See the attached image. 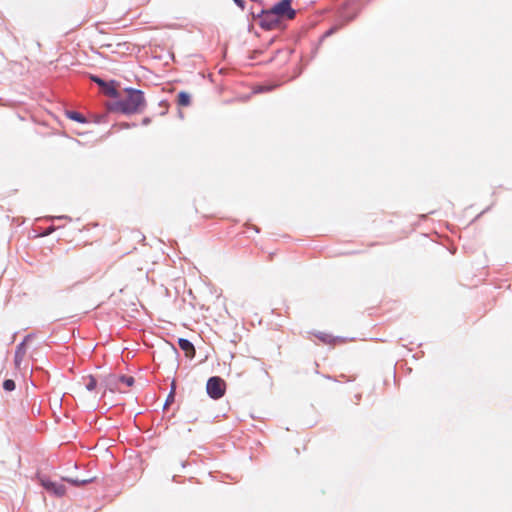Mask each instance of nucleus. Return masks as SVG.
Segmentation results:
<instances>
[{
    "label": "nucleus",
    "instance_id": "1",
    "mask_svg": "<svg viewBox=\"0 0 512 512\" xmlns=\"http://www.w3.org/2000/svg\"><path fill=\"white\" fill-rule=\"evenodd\" d=\"M124 92L126 94L124 98L120 96L117 100L106 103V109L109 112H118L129 116L145 110L147 103L142 90L126 87Z\"/></svg>",
    "mask_w": 512,
    "mask_h": 512
},
{
    "label": "nucleus",
    "instance_id": "2",
    "mask_svg": "<svg viewBox=\"0 0 512 512\" xmlns=\"http://www.w3.org/2000/svg\"><path fill=\"white\" fill-rule=\"evenodd\" d=\"M256 16H259L258 24L264 30H273L282 26V19L275 15L270 8H261Z\"/></svg>",
    "mask_w": 512,
    "mask_h": 512
},
{
    "label": "nucleus",
    "instance_id": "3",
    "mask_svg": "<svg viewBox=\"0 0 512 512\" xmlns=\"http://www.w3.org/2000/svg\"><path fill=\"white\" fill-rule=\"evenodd\" d=\"M206 392L213 400L222 398L226 392L225 380L220 376H211L206 383Z\"/></svg>",
    "mask_w": 512,
    "mask_h": 512
},
{
    "label": "nucleus",
    "instance_id": "4",
    "mask_svg": "<svg viewBox=\"0 0 512 512\" xmlns=\"http://www.w3.org/2000/svg\"><path fill=\"white\" fill-rule=\"evenodd\" d=\"M293 0H280L272 5L270 8L272 12L280 19L285 18L291 20L296 16V10L292 8Z\"/></svg>",
    "mask_w": 512,
    "mask_h": 512
},
{
    "label": "nucleus",
    "instance_id": "5",
    "mask_svg": "<svg viewBox=\"0 0 512 512\" xmlns=\"http://www.w3.org/2000/svg\"><path fill=\"white\" fill-rule=\"evenodd\" d=\"M40 485L50 494L56 497H62L66 493V487L56 481H52L49 478L42 476L39 477Z\"/></svg>",
    "mask_w": 512,
    "mask_h": 512
},
{
    "label": "nucleus",
    "instance_id": "6",
    "mask_svg": "<svg viewBox=\"0 0 512 512\" xmlns=\"http://www.w3.org/2000/svg\"><path fill=\"white\" fill-rule=\"evenodd\" d=\"M116 381H119L128 387L133 386L135 383V379L133 376H129V375H125V374H122L119 377H117L116 375H109L105 380V387L112 390V388H110V385L115 384Z\"/></svg>",
    "mask_w": 512,
    "mask_h": 512
},
{
    "label": "nucleus",
    "instance_id": "7",
    "mask_svg": "<svg viewBox=\"0 0 512 512\" xmlns=\"http://www.w3.org/2000/svg\"><path fill=\"white\" fill-rule=\"evenodd\" d=\"M119 83L116 80H109L106 83V86H103L100 91L103 95H106L114 100H117L120 97V92L118 90Z\"/></svg>",
    "mask_w": 512,
    "mask_h": 512
},
{
    "label": "nucleus",
    "instance_id": "8",
    "mask_svg": "<svg viewBox=\"0 0 512 512\" xmlns=\"http://www.w3.org/2000/svg\"><path fill=\"white\" fill-rule=\"evenodd\" d=\"M178 346L185 353V356L193 359L196 353L193 343L186 338H178Z\"/></svg>",
    "mask_w": 512,
    "mask_h": 512
},
{
    "label": "nucleus",
    "instance_id": "9",
    "mask_svg": "<svg viewBox=\"0 0 512 512\" xmlns=\"http://www.w3.org/2000/svg\"><path fill=\"white\" fill-rule=\"evenodd\" d=\"M27 347L24 345V342H20L15 349L14 353V364L17 368H20V365L26 355Z\"/></svg>",
    "mask_w": 512,
    "mask_h": 512
},
{
    "label": "nucleus",
    "instance_id": "10",
    "mask_svg": "<svg viewBox=\"0 0 512 512\" xmlns=\"http://www.w3.org/2000/svg\"><path fill=\"white\" fill-rule=\"evenodd\" d=\"M65 115L68 119L80 124H86L89 122L88 118L77 110H66Z\"/></svg>",
    "mask_w": 512,
    "mask_h": 512
},
{
    "label": "nucleus",
    "instance_id": "11",
    "mask_svg": "<svg viewBox=\"0 0 512 512\" xmlns=\"http://www.w3.org/2000/svg\"><path fill=\"white\" fill-rule=\"evenodd\" d=\"M95 480V478H89V479H79V478H73V477H66L64 478V481L68 482L69 484L75 486V487H82L89 483H92Z\"/></svg>",
    "mask_w": 512,
    "mask_h": 512
},
{
    "label": "nucleus",
    "instance_id": "12",
    "mask_svg": "<svg viewBox=\"0 0 512 512\" xmlns=\"http://www.w3.org/2000/svg\"><path fill=\"white\" fill-rule=\"evenodd\" d=\"M177 104L181 107H187L191 104V95L186 91H180L177 94Z\"/></svg>",
    "mask_w": 512,
    "mask_h": 512
},
{
    "label": "nucleus",
    "instance_id": "13",
    "mask_svg": "<svg viewBox=\"0 0 512 512\" xmlns=\"http://www.w3.org/2000/svg\"><path fill=\"white\" fill-rule=\"evenodd\" d=\"M86 379L87 382L85 383V388L90 392L94 391L98 385L96 377L93 375H88Z\"/></svg>",
    "mask_w": 512,
    "mask_h": 512
},
{
    "label": "nucleus",
    "instance_id": "14",
    "mask_svg": "<svg viewBox=\"0 0 512 512\" xmlns=\"http://www.w3.org/2000/svg\"><path fill=\"white\" fill-rule=\"evenodd\" d=\"M278 85H272V84H263V85H258L255 89H254V93H266V92H271L272 90H274Z\"/></svg>",
    "mask_w": 512,
    "mask_h": 512
},
{
    "label": "nucleus",
    "instance_id": "15",
    "mask_svg": "<svg viewBox=\"0 0 512 512\" xmlns=\"http://www.w3.org/2000/svg\"><path fill=\"white\" fill-rule=\"evenodd\" d=\"M2 387L7 392H12L16 388V383L13 379H5L2 383Z\"/></svg>",
    "mask_w": 512,
    "mask_h": 512
},
{
    "label": "nucleus",
    "instance_id": "16",
    "mask_svg": "<svg viewBox=\"0 0 512 512\" xmlns=\"http://www.w3.org/2000/svg\"><path fill=\"white\" fill-rule=\"evenodd\" d=\"M316 337L322 341L323 343H331L334 339L332 337V335L330 334H327V333H323V332H319L316 334Z\"/></svg>",
    "mask_w": 512,
    "mask_h": 512
},
{
    "label": "nucleus",
    "instance_id": "17",
    "mask_svg": "<svg viewBox=\"0 0 512 512\" xmlns=\"http://www.w3.org/2000/svg\"><path fill=\"white\" fill-rule=\"evenodd\" d=\"M261 5L260 4H256V5H253L251 8H250V15L252 17L253 20H258L259 21V16H256L257 13H259V10L261 9Z\"/></svg>",
    "mask_w": 512,
    "mask_h": 512
},
{
    "label": "nucleus",
    "instance_id": "18",
    "mask_svg": "<svg viewBox=\"0 0 512 512\" xmlns=\"http://www.w3.org/2000/svg\"><path fill=\"white\" fill-rule=\"evenodd\" d=\"M91 80L97 84L99 86V88L101 89L103 86H106V83L107 81L102 79L101 77L97 76V75H92L91 76Z\"/></svg>",
    "mask_w": 512,
    "mask_h": 512
},
{
    "label": "nucleus",
    "instance_id": "19",
    "mask_svg": "<svg viewBox=\"0 0 512 512\" xmlns=\"http://www.w3.org/2000/svg\"><path fill=\"white\" fill-rule=\"evenodd\" d=\"M56 230V227L54 225H51L47 227L42 233L41 236H48L52 234Z\"/></svg>",
    "mask_w": 512,
    "mask_h": 512
},
{
    "label": "nucleus",
    "instance_id": "20",
    "mask_svg": "<svg viewBox=\"0 0 512 512\" xmlns=\"http://www.w3.org/2000/svg\"><path fill=\"white\" fill-rule=\"evenodd\" d=\"M338 30V27L337 26H333L331 28H329L324 34H323V38H326V37H329L331 35H333L336 31Z\"/></svg>",
    "mask_w": 512,
    "mask_h": 512
},
{
    "label": "nucleus",
    "instance_id": "21",
    "mask_svg": "<svg viewBox=\"0 0 512 512\" xmlns=\"http://www.w3.org/2000/svg\"><path fill=\"white\" fill-rule=\"evenodd\" d=\"M34 337V333L27 334L21 342H24V345L26 346L27 342L32 340Z\"/></svg>",
    "mask_w": 512,
    "mask_h": 512
},
{
    "label": "nucleus",
    "instance_id": "22",
    "mask_svg": "<svg viewBox=\"0 0 512 512\" xmlns=\"http://www.w3.org/2000/svg\"><path fill=\"white\" fill-rule=\"evenodd\" d=\"M233 2L242 10L245 8V0H233Z\"/></svg>",
    "mask_w": 512,
    "mask_h": 512
},
{
    "label": "nucleus",
    "instance_id": "23",
    "mask_svg": "<svg viewBox=\"0 0 512 512\" xmlns=\"http://www.w3.org/2000/svg\"><path fill=\"white\" fill-rule=\"evenodd\" d=\"M121 128L123 129H129L131 127H136V123H127V122H124V123H121L120 124Z\"/></svg>",
    "mask_w": 512,
    "mask_h": 512
},
{
    "label": "nucleus",
    "instance_id": "24",
    "mask_svg": "<svg viewBox=\"0 0 512 512\" xmlns=\"http://www.w3.org/2000/svg\"><path fill=\"white\" fill-rule=\"evenodd\" d=\"M56 219H69V220H70L71 218H70V217H68V216H66V215L53 216V217L51 216V217H49V220H52V221H53V220H56Z\"/></svg>",
    "mask_w": 512,
    "mask_h": 512
},
{
    "label": "nucleus",
    "instance_id": "25",
    "mask_svg": "<svg viewBox=\"0 0 512 512\" xmlns=\"http://www.w3.org/2000/svg\"><path fill=\"white\" fill-rule=\"evenodd\" d=\"M173 400H174V394H173V391H171L170 394L168 395L167 399H166L165 406H167L168 403L170 401H173Z\"/></svg>",
    "mask_w": 512,
    "mask_h": 512
},
{
    "label": "nucleus",
    "instance_id": "26",
    "mask_svg": "<svg viewBox=\"0 0 512 512\" xmlns=\"http://www.w3.org/2000/svg\"><path fill=\"white\" fill-rule=\"evenodd\" d=\"M150 123H151V118H150V117H144V118L142 119V125L147 126V125H149Z\"/></svg>",
    "mask_w": 512,
    "mask_h": 512
},
{
    "label": "nucleus",
    "instance_id": "27",
    "mask_svg": "<svg viewBox=\"0 0 512 512\" xmlns=\"http://www.w3.org/2000/svg\"><path fill=\"white\" fill-rule=\"evenodd\" d=\"M249 227H250V228H252L256 233H259V232H260V228H259V227H257V226L250 225Z\"/></svg>",
    "mask_w": 512,
    "mask_h": 512
},
{
    "label": "nucleus",
    "instance_id": "28",
    "mask_svg": "<svg viewBox=\"0 0 512 512\" xmlns=\"http://www.w3.org/2000/svg\"><path fill=\"white\" fill-rule=\"evenodd\" d=\"M489 208L485 209L484 211H481L480 215L484 214Z\"/></svg>",
    "mask_w": 512,
    "mask_h": 512
}]
</instances>
